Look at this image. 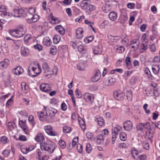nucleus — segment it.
<instances>
[{"label":"nucleus","instance_id":"nucleus-1","mask_svg":"<svg viewBox=\"0 0 160 160\" xmlns=\"http://www.w3.org/2000/svg\"><path fill=\"white\" fill-rule=\"evenodd\" d=\"M56 145L54 143L51 142H41L40 148L42 151H44L51 154L53 152L56 147Z\"/></svg>","mask_w":160,"mask_h":160},{"label":"nucleus","instance_id":"nucleus-2","mask_svg":"<svg viewBox=\"0 0 160 160\" xmlns=\"http://www.w3.org/2000/svg\"><path fill=\"white\" fill-rule=\"evenodd\" d=\"M88 1V0H83L81 2L80 5L81 8L85 10L88 15H90L91 12L96 9V7L90 4Z\"/></svg>","mask_w":160,"mask_h":160},{"label":"nucleus","instance_id":"nucleus-3","mask_svg":"<svg viewBox=\"0 0 160 160\" xmlns=\"http://www.w3.org/2000/svg\"><path fill=\"white\" fill-rule=\"evenodd\" d=\"M32 72L30 73V70L29 69L30 67L28 68V72L29 75L32 77H35L39 75L42 72V69L40 65L38 62H34L33 65H31Z\"/></svg>","mask_w":160,"mask_h":160},{"label":"nucleus","instance_id":"nucleus-4","mask_svg":"<svg viewBox=\"0 0 160 160\" xmlns=\"http://www.w3.org/2000/svg\"><path fill=\"white\" fill-rule=\"evenodd\" d=\"M13 16L16 17H25L28 15L26 14L27 12V9L24 10L22 8L18 9H14L13 10Z\"/></svg>","mask_w":160,"mask_h":160},{"label":"nucleus","instance_id":"nucleus-5","mask_svg":"<svg viewBox=\"0 0 160 160\" xmlns=\"http://www.w3.org/2000/svg\"><path fill=\"white\" fill-rule=\"evenodd\" d=\"M42 71L44 75L46 77L50 78L53 72L50 69L48 64L46 62L43 63L42 65Z\"/></svg>","mask_w":160,"mask_h":160},{"label":"nucleus","instance_id":"nucleus-6","mask_svg":"<svg viewBox=\"0 0 160 160\" xmlns=\"http://www.w3.org/2000/svg\"><path fill=\"white\" fill-rule=\"evenodd\" d=\"M20 29H18L15 30H13L11 32H10V34L12 36L17 38H21L24 35V33H22L21 32V29H23V27L22 26L19 27Z\"/></svg>","mask_w":160,"mask_h":160},{"label":"nucleus","instance_id":"nucleus-7","mask_svg":"<svg viewBox=\"0 0 160 160\" xmlns=\"http://www.w3.org/2000/svg\"><path fill=\"white\" fill-rule=\"evenodd\" d=\"M114 98L118 100L122 101L123 100L124 97V94L120 90L114 91L113 93Z\"/></svg>","mask_w":160,"mask_h":160},{"label":"nucleus","instance_id":"nucleus-8","mask_svg":"<svg viewBox=\"0 0 160 160\" xmlns=\"http://www.w3.org/2000/svg\"><path fill=\"white\" fill-rule=\"evenodd\" d=\"M123 128L126 131L130 132L133 128V124L130 120H128L123 123Z\"/></svg>","mask_w":160,"mask_h":160},{"label":"nucleus","instance_id":"nucleus-9","mask_svg":"<svg viewBox=\"0 0 160 160\" xmlns=\"http://www.w3.org/2000/svg\"><path fill=\"white\" fill-rule=\"evenodd\" d=\"M52 129V127L50 125L46 126L45 127V132L48 134L52 136H56L57 135V132L53 131Z\"/></svg>","mask_w":160,"mask_h":160},{"label":"nucleus","instance_id":"nucleus-10","mask_svg":"<svg viewBox=\"0 0 160 160\" xmlns=\"http://www.w3.org/2000/svg\"><path fill=\"white\" fill-rule=\"evenodd\" d=\"M19 125L22 128L23 131L25 133H28V129L26 124V120H19Z\"/></svg>","mask_w":160,"mask_h":160},{"label":"nucleus","instance_id":"nucleus-11","mask_svg":"<svg viewBox=\"0 0 160 160\" xmlns=\"http://www.w3.org/2000/svg\"><path fill=\"white\" fill-rule=\"evenodd\" d=\"M104 136L102 134L98 135L97 137L96 142L98 144H102L104 146H106L108 143H104Z\"/></svg>","mask_w":160,"mask_h":160},{"label":"nucleus","instance_id":"nucleus-12","mask_svg":"<svg viewBox=\"0 0 160 160\" xmlns=\"http://www.w3.org/2000/svg\"><path fill=\"white\" fill-rule=\"evenodd\" d=\"M39 18V16L36 14H34L30 17H28L27 22L29 23H32L36 22Z\"/></svg>","mask_w":160,"mask_h":160},{"label":"nucleus","instance_id":"nucleus-13","mask_svg":"<svg viewBox=\"0 0 160 160\" xmlns=\"http://www.w3.org/2000/svg\"><path fill=\"white\" fill-rule=\"evenodd\" d=\"M84 99L86 102H92L94 100L92 94L89 93H85L83 95Z\"/></svg>","mask_w":160,"mask_h":160},{"label":"nucleus","instance_id":"nucleus-14","mask_svg":"<svg viewBox=\"0 0 160 160\" xmlns=\"http://www.w3.org/2000/svg\"><path fill=\"white\" fill-rule=\"evenodd\" d=\"M40 88L42 91L48 92L51 90L49 85L48 84L42 83L40 86Z\"/></svg>","mask_w":160,"mask_h":160},{"label":"nucleus","instance_id":"nucleus-15","mask_svg":"<svg viewBox=\"0 0 160 160\" xmlns=\"http://www.w3.org/2000/svg\"><path fill=\"white\" fill-rule=\"evenodd\" d=\"M101 78V73L99 70H96L95 74L92 78L91 81L93 82L98 81Z\"/></svg>","mask_w":160,"mask_h":160},{"label":"nucleus","instance_id":"nucleus-16","mask_svg":"<svg viewBox=\"0 0 160 160\" xmlns=\"http://www.w3.org/2000/svg\"><path fill=\"white\" fill-rule=\"evenodd\" d=\"M116 80L114 78H111L105 80L104 81V84L107 86H111L115 83Z\"/></svg>","mask_w":160,"mask_h":160},{"label":"nucleus","instance_id":"nucleus-17","mask_svg":"<svg viewBox=\"0 0 160 160\" xmlns=\"http://www.w3.org/2000/svg\"><path fill=\"white\" fill-rule=\"evenodd\" d=\"M9 64V60L7 59H5L3 61L0 62V68L3 69L6 68Z\"/></svg>","mask_w":160,"mask_h":160},{"label":"nucleus","instance_id":"nucleus-18","mask_svg":"<svg viewBox=\"0 0 160 160\" xmlns=\"http://www.w3.org/2000/svg\"><path fill=\"white\" fill-rule=\"evenodd\" d=\"M13 73L16 75H19L23 72V69L21 66H19L12 70Z\"/></svg>","mask_w":160,"mask_h":160},{"label":"nucleus","instance_id":"nucleus-19","mask_svg":"<svg viewBox=\"0 0 160 160\" xmlns=\"http://www.w3.org/2000/svg\"><path fill=\"white\" fill-rule=\"evenodd\" d=\"M57 112V111L56 109L52 108H49L48 110V116L51 118L52 119L54 117L55 114Z\"/></svg>","mask_w":160,"mask_h":160},{"label":"nucleus","instance_id":"nucleus-20","mask_svg":"<svg viewBox=\"0 0 160 160\" xmlns=\"http://www.w3.org/2000/svg\"><path fill=\"white\" fill-rule=\"evenodd\" d=\"M79 44L78 48L79 52L82 54H85L87 52L86 48L83 46L82 45V42H79Z\"/></svg>","mask_w":160,"mask_h":160},{"label":"nucleus","instance_id":"nucleus-21","mask_svg":"<svg viewBox=\"0 0 160 160\" xmlns=\"http://www.w3.org/2000/svg\"><path fill=\"white\" fill-rule=\"evenodd\" d=\"M44 139V137L41 133H38L35 138V140L38 142H42Z\"/></svg>","mask_w":160,"mask_h":160},{"label":"nucleus","instance_id":"nucleus-22","mask_svg":"<svg viewBox=\"0 0 160 160\" xmlns=\"http://www.w3.org/2000/svg\"><path fill=\"white\" fill-rule=\"evenodd\" d=\"M78 121L80 126L82 129L84 131L86 129V125L84 121L80 117H78Z\"/></svg>","mask_w":160,"mask_h":160},{"label":"nucleus","instance_id":"nucleus-23","mask_svg":"<svg viewBox=\"0 0 160 160\" xmlns=\"http://www.w3.org/2000/svg\"><path fill=\"white\" fill-rule=\"evenodd\" d=\"M108 16L111 20L115 21L117 18V13L114 12L112 11L109 13Z\"/></svg>","mask_w":160,"mask_h":160},{"label":"nucleus","instance_id":"nucleus-24","mask_svg":"<svg viewBox=\"0 0 160 160\" xmlns=\"http://www.w3.org/2000/svg\"><path fill=\"white\" fill-rule=\"evenodd\" d=\"M21 54L24 56H27L29 53V50L25 47H22L21 48Z\"/></svg>","mask_w":160,"mask_h":160},{"label":"nucleus","instance_id":"nucleus-25","mask_svg":"<svg viewBox=\"0 0 160 160\" xmlns=\"http://www.w3.org/2000/svg\"><path fill=\"white\" fill-rule=\"evenodd\" d=\"M95 121L97 122L98 124L100 126H102L103 125L104 123V121L103 118L99 116L96 117Z\"/></svg>","mask_w":160,"mask_h":160},{"label":"nucleus","instance_id":"nucleus-26","mask_svg":"<svg viewBox=\"0 0 160 160\" xmlns=\"http://www.w3.org/2000/svg\"><path fill=\"white\" fill-rule=\"evenodd\" d=\"M132 41L130 45V46L131 47L134 49V50H136L138 48V45L139 42H138V41Z\"/></svg>","mask_w":160,"mask_h":160},{"label":"nucleus","instance_id":"nucleus-27","mask_svg":"<svg viewBox=\"0 0 160 160\" xmlns=\"http://www.w3.org/2000/svg\"><path fill=\"white\" fill-rule=\"evenodd\" d=\"M152 70L154 74H158L159 70V66L157 64L153 65L152 66Z\"/></svg>","mask_w":160,"mask_h":160},{"label":"nucleus","instance_id":"nucleus-28","mask_svg":"<svg viewBox=\"0 0 160 160\" xmlns=\"http://www.w3.org/2000/svg\"><path fill=\"white\" fill-rule=\"evenodd\" d=\"M28 11V12H26V14L28 15V16H27V18L28 17H30L34 14L35 10L34 8H29Z\"/></svg>","mask_w":160,"mask_h":160},{"label":"nucleus","instance_id":"nucleus-29","mask_svg":"<svg viewBox=\"0 0 160 160\" xmlns=\"http://www.w3.org/2000/svg\"><path fill=\"white\" fill-rule=\"evenodd\" d=\"M155 129L154 128H150L148 130V131L146 132V135L148 136L149 138H152Z\"/></svg>","mask_w":160,"mask_h":160},{"label":"nucleus","instance_id":"nucleus-30","mask_svg":"<svg viewBox=\"0 0 160 160\" xmlns=\"http://www.w3.org/2000/svg\"><path fill=\"white\" fill-rule=\"evenodd\" d=\"M45 116H48V112L46 111H41L40 113L38 115L40 120L41 121H44L43 118Z\"/></svg>","mask_w":160,"mask_h":160},{"label":"nucleus","instance_id":"nucleus-31","mask_svg":"<svg viewBox=\"0 0 160 160\" xmlns=\"http://www.w3.org/2000/svg\"><path fill=\"white\" fill-rule=\"evenodd\" d=\"M144 72L147 75V77L151 80H153L154 78L153 77L151 74V72L148 68H145L144 69Z\"/></svg>","mask_w":160,"mask_h":160},{"label":"nucleus","instance_id":"nucleus-32","mask_svg":"<svg viewBox=\"0 0 160 160\" xmlns=\"http://www.w3.org/2000/svg\"><path fill=\"white\" fill-rule=\"evenodd\" d=\"M158 33L155 30H153L152 31V35H150V40H153L156 38L157 36Z\"/></svg>","mask_w":160,"mask_h":160},{"label":"nucleus","instance_id":"nucleus-33","mask_svg":"<svg viewBox=\"0 0 160 160\" xmlns=\"http://www.w3.org/2000/svg\"><path fill=\"white\" fill-rule=\"evenodd\" d=\"M58 144L60 147L62 149H64L66 147V143L62 139L59 140L58 142Z\"/></svg>","mask_w":160,"mask_h":160},{"label":"nucleus","instance_id":"nucleus-34","mask_svg":"<svg viewBox=\"0 0 160 160\" xmlns=\"http://www.w3.org/2000/svg\"><path fill=\"white\" fill-rule=\"evenodd\" d=\"M79 42H81L80 41H75V42L71 41L70 42V44L72 45V46L74 48H75L77 47L78 48L79 45Z\"/></svg>","mask_w":160,"mask_h":160},{"label":"nucleus","instance_id":"nucleus-35","mask_svg":"<svg viewBox=\"0 0 160 160\" xmlns=\"http://www.w3.org/2000/svg\"><path fill=\"white\" fill-rule=\"evenodd\" d=\"M84 22L85 23L89 25V26L92 28L93 31L94 32H96V30L92 26V25L94 23L93 22H90L88 20H85L84 21Z\"/></svg>","mask_w":160,"mask_h":160},{"label":"nucleus","instance_id":"nucleus-36","mask_svg":"<svg viewBox=\"0 0 160 160\" xmlns=\"http://www.w3.org/2000/svg\"><path fill=\"white\" fill-rule=\"evenodd\" d=\"M120 138L122 141H124L127 138V135L125 132H122L120 134Z\"/></svg>","mask_w":160,"mask_h":160},{"label":"nucleus","instance_id":"nucleus-37","mask_svg":"<svg viewBox=\"0 0 160 160\" xmlns=\"http://www.w3.org/2000/svg\"><path fill=\"white\" fill-rule=\"evenodd\" d=\"M131 151L132 157L134 159H135V155H137L139 154L138 151L135 148H132Z\"/></svg>","mask_w":160,"mask_h":160},{"label":"nucleus","instance_id":"nucleus-38","mask_svg":"<svg viewBox=\"0 0 160 160\" xmlns=\"http://www.w3.org/2000/svg\"><path fill=\"white\" fill-rule=\"evenodd\" d=\"M143 123H140L138 124L136 126V129L138 131H142L144 128Z\"/></svg>","mask_w":160,"mask_h":160},{"label":"nucleus","instance_id":"nucleus-39","mask_svg":"<svg viewBox=\"0 0 160 160\" xmlns=\"http://www.w3.org/2000/svg\"><path fill=\"white\" fill-rule=\"evenodd\" d=\"M110 9V7L109 5H108L107 4L104 5L102 7V9L103 11L105 13L108 12Z\"/></svg>","mask_w":160,"mask_h":160},{"label":"nucleus","instance_id":"nucleus-40","mask_svg":"<svg viewBox=\"0 0 160 160\" xmlns=\"http://www.w3.org/2000/svg\"><path fill=\"white\" fill-rule=\"evenodd\" d=\"M1 141L3 144H5L7 143L8 140V138L5 136H3L0 138Z\"/></svg>","mask_w":160,"mask_h":160},{"label":"nucleus","instance_id":"nucleus-41","mask_svg":"<svg viewBox=\"0 0 160 160\" xmlns=\"http://www.w3.org/2000/svg\"><path fill=\"white\" fill-rule=\"evenodd\" d=\"M28 121L31 123L33 127L35 125V123L33 119V117L32 115H30L28 117Z\"/></svg>","mask_w":160,"mask_h":160},{"label":"nucleus","instance_id":"nucleus-42","mask_svg":"<svg viewBox=\"0 0 160 160\" xmlns=\"http://www.w3.org/2000/svg\"><path fill=\"white\" fill-rule=\"evenodd\" d=\"M57 48L55 46H52L50 48V53L52 55H54L56 53Z\"/></svg>","mask_w":160,"mask_h":160},{"label":"nucleus","instance_id":"nucleus-43","mask_svg":"<svg viewBox=\"0 0 160 160\" xmlns=\"http://www.w3.org/2000/svg\"><path fill=\"white\" fill-rule=\"evenodd\" d=\"M92 149V147L89 143L87 144L86 148V150L87 152L90 153Z\"/></svg>","mask_w":160,"mask_h":160},{"label":"nucleus","instance_id":"nucleus-44","mask_svg":"<svg viewBox=\"0 0 160 160\" xmlns=\"http://www.w3.org/2000/svg\"><path fill=\"white\" fill-rule=\"evenodd\" d=\"M128 99H130L132 98V92L131 90H129L127 91L126 95Z\"/></svg>","mask_w":160,"mask_h":160},{"label":"nucleus","instance_id":"nucleus-45","mask_svg":"<svg viewBox=\"0 0 160 160\" xmlns=\"http://www.w3.org/2000/svg\"><path fill=\"white\" fill-rule=\"evenodd\" d=\"M50 15H52L51 19L52 20L50 22L52 23H57L59 22V21L57 18H55L53 16L52 13L50 14Z\"/></svg>","mask_w":160,"mask_h":160},{"label":"nucleus","instance_id":"nucleus-46","mask_svg":"<svg viewBox=\"0 0 160 160\" xmlns=\"http://www.w3.org/2000/svg\"><path fill=\"white\" fill-rule=\"evenodd\" d=\"M77 150L80 153H81L82 152L83 148L82 146L79 143H78L77 146Z\"/></svg>","mask_w":160,"mask_h":160},{"label":"nucleus","instance_id":"nucleus-47","mask_svg":"<svg viewBox=\"0 0 160 160\" xmlns=\"http://www.w3.org/2000/svg\"><path fill=\"white\" fill-rule=\"evenodd\" d=\"M71 130V128L68 127L64 126L63 128V131L64 132L66 133L70 132Z\"/></svg>","mask_w":160,"mask_h":160},{"label":"nucleus","instance_id":"nucleus-48","mask_svg":"<svg viewBox=\"0 0 160 160\" xmlns=\"http://www.w3.org/2000/svg\"><path fill=\"white\" fill-rule=\"evenodd\" d=\"M21 152L23 153L26 154L28 152V148L25 146H22L21 148Z\"/></svg>","mask_w":160,"mask_h":160},{"label":"nucleus","instance_id":"nucleus-49","mask_svg":"<svg viewBox=\"0 0 160 160\" xmlns=\"http://www.w3.org/2000/svg\"><path fill=\"white\" fill-rule=\"evenodd\" d=\"M10 151L9 150L7 149L4 150L2 152V154L4 157H8L10 153Z\"/></svg>","mask_w":160,"mask_h":160},{"label":"nucleus","instance_id":"nucleus-50","mask_svg":"<svg viewBox=\"0 0 160 160\" xmlns=\"http://www.w3.org/2000/svg\"><path fill=\"white\" fill-rule=\"evenodd\" d=\"M15 124L12 123L11 122H9L8 124V129L10 130H12L14 129Z\"/></svg>","mask_w":160,"mask_h":160},{"label":"nucleus","instance_id":"nucleus-51","mask_svg":"<svg viewBox=\"0 0 160 160\" xmlns=\"http://www.w3.org/2000/svg\"><path fill=\"white\" fill-rule=\"evenodd\" d=\"M144 124V128H145L147 130L150 129V128H152L150 127V124L148 122H146L145 123H143Z\"/></svg>","mask_w":160,"mask_h":160},{"label":"nucleus","instance_id":"nucleus-52","mask_svg":"<svg viewBox=\"0 0 160 160\" xmlns=\"http://www.w3.org/2000/svg\"><path fill=\"white\" fill-rule=\"evenodd\" d=\"M75 94L76 97L78 98H80L82 97V95L81 92L78 90V89H77L75 91Z\"/></svg>","mask_w":160,"mask_h":160},{"label":"nucleus","instance_id":"nucleus-53","mask_svg":"<svg viewBox=\"0 0 160 160\" xmlns=\"http://www.w3.org/2000/svg\"><path fill=\"white\" fill-rule=\"evenodd\" d=\"M83 29L81 28H78L76 31V35L80 34V33H83Z\"/></svg>","mask_w":160,"mask_h":160},{"label":"nucleus","instance_id":"nucleus-54","mask_svg":"<svg viewBox=\"0 0 160 160\" xmlns=\"http://www.w3.org/2000/svg\"><path fill=\"white\" fill-rule=\"evenodd\" d=\"M34 47L35 49H38L39 51H40L42 49V46L39 44L35 45L34 46Z\"/></svg>","mask_w":160,"mask_h":160},{"label":"nucleus","instance_id":"nucleus-55","mask_svg":"<svg viewBox=\"0 0 160 160\" xmlns=\"http://www.w3.org/2000/svg\"><path fill=\"white\" fill-rule=\"evenodd\" d=\"M43 42L47 46H50L52 44V41H43Z\"/></svg>","mask_w":160,"mask_h":160},{"label":"nucleus","instance_id":"nucleus-56","mask_svg":"<svg viewBox=\"0 0 160 160\" xmlns=\"http://www.w3.org/2000/svg\"><path fill=\"white\" fill-rule=\"evenodd\" d=\"M37 154L38 156L36 157V158L38 159V160H39V159L41 158L40 156L42 155V152L40 151L39 149H38L37 151Z\"/></svg>","mask_w":160,"mask_h":160},{"label":"nucleus","instance_id":"nucleus-57","mask_svg":"<svg viewBox=\"0 0 160 160\" xmlns=\"http://www.w3.org/2000/svg\"><path fill=\"white\" fill-rule=\"evenodd\" d=\"M135 6V4L133 3H129L127 4V7L130 9L133 8Z\"/></svg>","mask_w":160,"mask_h":160},{"label":"nucleus","instance_id":"nucleus-58","mask_svg":"<svg viewBox=\"0 0 160 160\" xmlns=\"http://www.w3.org/2000/svg\"><path fill=\"white\" fill-rule=\"evenodd\" d=\"M100 49L98 47H95L93 49V52L95 54H98L99 53Z\"/></svg>","mask_w":160,"mask_h":160},{"label":"nucleus","instance_id":"nucleus-59","mask_svg":"<svg viewBox=\"0 0 160 160\" xmlns=\"http://www.w3.org/2000/svg\"><path fill=\"white\" fill-rule=\"evenodd\" d=\"M150 49L151 52H154L156 50V48L155 45L153 44H152L150 47Z\"/></svg>","mask_w":160,"mask_h":160},{"label":"nucleus","instance_id":"nucleus-60","mask_svg":"<svg viewBox=\"0 0 160 160\" xmlns=\"http://www.w3.org/2000/svg\"><path fill=\"white\" fill-rule=\"evenodd\" d=\"M143 148L146 150H148L149 149V146L148 143L147 142H144L143 143Z\"/></svg>","mask_w":160,"mask_h":160},{"label":"nucleus","instance_id":"nucleus-61","mask_svg":"<svg viewBox=\"0 0 160 160\" xmlns=\"http://www.w3.org/2000/svg\"><path fill=\"white\" fill-rule=\"evenodd\" d=\"M66 12L69 17H71L72 16V13L70 8H67L66 9Z\"/></svg>","mask_w":160,"mask_h":160},{"label":"nucleus","instance_id":"nucleus-62","mask_svg":"<svg viewBox=\"0 0 160 160\" xmlns=\"http://www.w3.org/2000/svg\"><path fill=\"white\" fill-rule=\"evenodd\" d=\"M125 61L126 65H129L131 64V62L130 60V58L129 57H126Z\"/></svg>","mask_w":160,"mask_h":160},{"label":"nucleus","instance_id":"nucleus-63","mask_svg":"<svg viewBox=\"0 0 160 160\" xmlns=\"http://www.w3.org/2000/svg\"><path fill=\"white\" fill-rule=\"evenodd\" d=\"M93 134L90 132H88L86 133V136H87V138L88 139H91L93 137Z\"/></svg>","mask_w":160,"mask_h":160},{"label":"nucleus","instance_id":"nucleus-64","mask_svg":"<svg viewBox=\"0 0 160 160\" xmlns=\"http://www.w3.org/2000/svg\"><path fill=\"white\" fill-rule=\"evenodd\" d=\"M12 102V98H10L7 102L6 103V106L9 107L11 105Z\"/></svg>","mask_w":160,"mask_h":160}]
</instances>
